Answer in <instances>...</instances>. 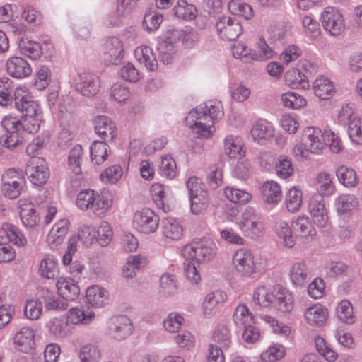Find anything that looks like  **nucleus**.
I'll list each match as a JSON object with an SVG mask.
<instances>
[{
    "mask_svg": "<svg viewBox=\"0 0 362 362\" xmlns=\"http://www.w3.org/2000/svg\"><path fill=\"white\" fill-rule=\"evenodd\" d=\"M182 253L187 259L198 263L207 262L214 257L216 247L212 241L202 240L185 246Z\"/></svg>",
    "mask_w": 362,
    "mask_h": 362,
    "instance_id": "20e7f679",
    "label": "nucleus"
},
{
    "mask_svg": "<svg viewBox=\"0 0 362 362\" xmlns=\"http://www.w3.org/2000/svg\"><path fill=\"white\" fill-rule=\"evenodd\" d=\"M290 278L296 286H303L308 282L310 278V271L304 261L293 264L290 272Z\"/></svg>",
    "mask_w": 362,
    "mask_h": 362,
    "instance_id": "393cba45",
    "label": "nucleus"
},
{
    "mask_svg": "<svg viewBox=\"0 0 362 362\" xmlns=\"http://www.w3.org/2000/svg\"><path fill=\"white\" fill-rule=\"evenodd\" d=\"M243 142L238 136L228 135L224 140L225 153L231 158H241L244 156Z\"/></svg>",
    "mask_w": 362,
    "mask_h": 362,
    "instance_id": "473e14b6",
    "label": "nucleus"
},
{
    "mask_svg": "<svg viewBox=\"0 0 362 362\" xmlns=\"http://www.w3.org/2000/svg\"><path fill=\"white\" fill-rule=\"evenodd\" d=\"M96 134L106 142L112 141L117 136L115 123L107 116L100 115L94 119Z\"/></svg>",
    "mask_w": 362,
    "mask_h": 362,
    "instance_id": "6ab92c4d",
    "label": "nucleus"
},
{
    "mask_svg": "<svg viewBox=\"0 0 362 362\" xmlns=\"http://www.w3.org/2000/svg\"><path fill=\"white\" fill-rule=\"evenodd\" d=\"M107 291L99 286H92L86 291L87 302L92 306L101 307L107 303Z\"/></svg>",
    "mask_w": 362,
    "mask_h": 362,
    "instance_id": "72a5a7b5",
    "label": "nucleus"
},
{
    "mask_svg": "<svg viewBox=\"0 0 362 362\" xmlns=\"http://www.w3.org/2000/svg\"><path fill=\"white\" fill-rule=\"evenodd\" d=\"M216 28L220 37L226 40H236L243 30L238 21L226 16L218 18Z\"/></svg>",
    "mask_w": 362,
    "mask_h": 362,
    "instance_id": "ddd939ff",
    "label": "nucleus"
},
{
    "mask_svg": "<svg viewBox=\"0 0 362 362\" xmlns=\"http://www.w3.org/2000/svg\"><path fill=\"white\" fill-rule=\"evenodd\" d=\"M213 339L219 345V347L228 349L231 344V336L227 325H220L214 332Z\"/></svg>",
    "mask_w": 362,
    "mask_h": 362,
    "instance_id": "49530a36",
    "label": "nucleus"
},
{
    "mask_svg": "<svg viewBox=\"0 0 362 362\" xmlns=\"http://www.w3.org/2000/svg\"><path fill=\"white\" fill-rule=\"evenodd\" d=\"M276 171L281 178L286 179L290 177L293 172L291 160L285 156H281L279 163L276 165Z\"/></svg>",
    "mask_w": 362,
    "mask_h": 362,
    "instance_id": "338daca9",
    "label": "nucleus"
},
{
    "mask_svg": "<svg viewBox=\"0 0 362 362\" xmlns=\"http://www.w3.org/2000/svg\"><path fill=\"white\" fill-rule=\"evenodd\" d=\"M308 209L315 223L320 227H325L328 222V215L324 197L321 194H314L310 198Z\"/></svg>",
    "mask_w": 362,
    "mask_h": 362,
    "instance_id": "a211bd4d",
    "label": "nucleus"
},
{
    "mask_svg": "<svg viewBox=\"0 0 362 362\" xmlns=\"http://www.w3.org/2000/svg\"><path fill=\"white\" fill-rule=\"evenodd\" d=\"M339 181L346 187H354L358 183L355 171L345 165H341L336 170Z\"/></svg>",
    "mask_w": 362,
    "mask_h": 362,
    "instance_id": "603ef678",
    "label": "nucleus"
},
{
    "mask_svg": "<svg viewBox=\"0 0 362 362\" xmlns=\"http://www.w3.org/2000/svg\"><path fill=\"white\" fill-rule=\"evenodd\" d=\"M185 120L189 128L197 129V133L199 136L208 138L211 136V129L214 127V122L210 115H207L202 105L191 110Z\"/></svg>",
    "mask_w": 362,
    "mask_h": 362,
    "instance_id": "423d86ee",
    "label": "nucleus"
},
{
    "mask_svg": "<svg viewBox=\"0 0 362 362\" xmlns=\"http://www.w3.org/2000/svg\"><path fill=\"white\" fill-rule=\"evenodd\" d=\"M151 194L158 208L164 212L170 211V206L166 203L165 187L161 184L155 183L151 187Z\"/></svg>",
    "mask_w": 362,
    "mask_h": 362,
    "instance_id": "58836bf2",
    "label": "nucleus"
},
{
    "mask_svg": "<svg viewBox=\"0 0 362 362\" xmlns=\"http://www.w3.org/2000/svg\"><path fill=\"white\" fill-rule=\"evenodd\" d=\"M226 300V293L223 291H216L209 293L202 304V308L205 315H209L214 308L224 303Z\"/></svg>",
    "mask_w": 362,
    "mask_h": 362,
    "instance_id": "a19ab883",
    "label": "nucleus"
},
{
    "mask_svg": "<svg viewBox=\"0 0 362 362\" xmlns=\"http://www.w3.org/2000/svg\"><path fill=\"white\" fill-rule=\"evenodd\" d=\"M69 220L62 219L52 226L47 239L52 248L57 247L64 242L69 232Z\"/></svg>",
    "mask_w": 362,
    "mask_h": 362,
    "instance_id": "4be33fe9",
    "label": "nucleus"
},
{
    "mask_svg": "<svg viewBox=\"0 0 362 362\" xmlns=\"http://www.w3.org/2000/svg\"><path fill=\"white\" fill-rule=\"evenodd\" d=\"M1 192L3 194L9 198H17L25 183L23 173L15 168L6 170L2 175Z\"/></svg>",
    "mask_w": 362,
    "mask_h": 362,
    "instance_id": "0eeeda50",
    "label": "nucleus"
},
{
    "mask_svg": "<svg viewBox=\"0 0 362 362\" xmlns=\"http://www.w3.org/2000/svg\"><path fill=\"white\" fill-rule=\"evenodd\" d=\"M228 10L233 15L243 16L246 19H251L254 16L251 6L240 0H231L228 3Z\"/></svg>",
    "mask_w": 362,
    "mask_h": 362,
    "instance_id": "de8ad7c7",
    "label": "nucleus"
},
{
    "mask_svg": "<svg viewBox=\"0 0 362 362\" xmlns=\"http://www.w3.org/2000/svg\"><path fill=\"white\" fill-rule=\"evenodd\" d=\"M97 234L98 238H95V241L101 246L105 247L111 242L113 233L110 224L103 221L97 230Z\"/></svg>",
    "mask_w": 362,
    "mask_h": 362,
    "instance_id": "69168bd1",
    "label": "nucleus"
},
{
    "mask_svg": "<svg viewBox=\"0 0 362 362\" xmlns=\"http://www.w3.org/2000/svg\"><path fill=\"white\" fill-rule=\"evenodd\" d=\"M90 150L91 159L95 161V164L99 165L107 159L108 146L105 141H93Z\"/></svg>",
    "mask_w": 362,
    "mask_h": 362,
    "instance_id": "a18cd8bd",
    "label": "nucleus"
},
{
    "mask_svg": "<svg viewBox=\"0 0 362 362\" xmlns=\"http://www.w3.org/2000/svg\"><path fill=\"white\" fill-rule=\"evenodd\" d=\"M17 123V118L11 116L5 117L1 120V125L5 129L6 134L2 136L4 139V146L12 149L21 143L20 134L23 132L15 124Z\"/></svg>",
    "mask_w": 362,
    "mask_h": 362,
    "instance_id": "f3484780",
    "label": "nucleus"
},
{
    "mask_svg": "<svg viewBox=\"0 0 362 362\" xmlns=\"http://www.w3.org/2000/svg\"><path fill=\"white\" fill-rule=\"evenodd\" d=\"M6 68L8 74L18 78L27 77L32 73L31 67L28 62L18 57L8 59L6 64Z\"/></svg>",
    "mask_w": 362,
    "mask_h": 362,
    "instance_id": "412c9836",
    "label": "nucleus"
},
{
    "mask_svg": "<svg viewBox=\"0 0 362 362\" xmlns=\"http://www.w3.org/2000/svg\"><path fill=\"white\" fill-rule=\"evenodd\" d=\"M322 25L330 35L337 36L344 30L342 15L333 7L327 8L321 15Z\"/></svg>",
    "mask_w": 362,
    "mask_h": 362,
    "instance_id": "9b49d317",
    "label": "nucleus"
},
{
    "mask_svg": "<svg viewBox=\"0 0 362 362\" xmlns=\"http://www.w3.org/2000/svg\"><path fill=\"white\" fill-rule=\"evenodd\" d=\"M35 334L33 329L22 327L14 337L15 348L23 353H29L35 346Z\"/></svg>",
    "mask_w": 362,
    "mask_h": 362,
    "instance_id": "aec40b11",
    "label": "nucleus"
},
{
    "mask_svg": "<svg viewBox=\"0 0 362 362\" xmlns=\"http://www.w3.org/2000/svg\"><path fill=\"white\" fill-rule=\"evenodd\" d=\"M25 173L30 182L36 186L45 185L49 176L47 162L42 158L33 157L28 162Z\"/></svg>",
    "mask_w": 362,
    "mask_h": 362,
    "instance_id": "6e6552de",
    "label": "nucleus"
},
{
    "mask_svg": "<svg viewBox=\"0 0 362 362\" xmlns=\"http://www.w3.org/2000/svg\"><path fill=\"white\" fill-rule=\"evenodd\" d=\"M39 300L42 301L45 306L48 310H65L68 303L62 296L55 294L46 288H41L38 292Z\"/></svg>",
    "mask_w": 362,
    "mask_h": 362,
    "instance_id": "5701e85b",
    "label": "nucleus"
},
{
    "mask_svg": "<svg viewBox=\"0 0 362 362\" xmlns=\"http://www.w3.org/2000/svg\"><path fill=\"white\" fill-rule=\"evenodd\" d=\"M315 186L318 192L317 194L322 197L329 196L334 192L335 187L332 180L331 175L327 172H320L316 175Z\"/></svg>",
    "mask_w": 362,
    "mask_h": 362,
    "instance_id": "f704fd0d",
    "label": "nucleus"
},
{
    "mask_svg": "<svg viewBox=\"0 0 362 362\" xmlns=\"http://www.w3.org/2000/svg\"><path fill=\"white\" fill-rule=\"evenodd\" d=\"M73 84L76 91L88 98L95 95L100 89L98 77L88 73L77 75L73 80Z\"/></svg>",
    "mask_w": 362,
    "mask_h": 362,
    "instance_id": "9d476101",
    "label": "nucleus"
},
{
    "mask_svg": "<svg viewBox=\"0 0 362 362\" xmlns=\"http://www.w3.org/2000/svg\"><path fill=\"white\" fill-rule=\"evenodd\" d=\"M275 292L270 293L265 286H259L254 293V300L260 306L269 307L273 305Z\"/></svg>",
    "mask_w": 362,
    "mask_h": 362,
    "instance_id": "6e6d98bb",
    "label": "nucleus"
},
{
    "mask_svg": "<svg viewBox=\"0 0 362 362\" xmlns=\"http://www.w3.org/2000/svg\"><path fill=\"white\" fill-rule=\"evenodd\" d=\"M313 88L315 95L322 100L329 99L334 92L332 83L324 76L318 77L315 80Z\"/></svg>",
    "mask_w": 362,
    "mask_h": 362,
    "instance_id": "2f4dec72",
    "label": "nucleus"
},
{
    "mask_svg": "<svg viewBox=\"0 0 362 362\" xmlns=\"http://www.w3.org/2000/svg\"><path fill=\"white\" fill-rule=\"evenodd\" d=\"M183 321L184 318L182 315L176 313H171L163 321V326L168 332H177L181 328Z\"/></svg>",
    "mask_w": 362,
    "mask_h": 362,
    "instance_id": "774afa93",
    "label": "nucleus"
},
{
    "mask_svg": "<svg viewBox=\"0 0 362 362\" xmlns=\"http://www.w3.org/2000/svg\"><path fill=\"white\" fill-rule=\"evenodd\" d=\"M58 293L66 302L75 300L80 293L77 283L73 279L59 280L56 284Z\"/></svg>",
    "mask_w": 362,
    "mask_h": 362,
    "instance_id": "bb28decb",
    "label": "nucleus"
},
{
    "mask_svg": "<svg viewBox=\"0 0 362 362\" xmlns=\"http://www.w3.org/2000/svg\"><path fill=\"white\" fill-rule=\"evenodd\" d=\"M251 135L255 140H266L274 135V129L267 121H258L251 129Z\"/></svg>",
    "mask_w": 362,
    "mask_h": 362,
    "instance_id": "4c0bfd02",
    "label": "nucleus"
},
{
    "mask_svg": "<svg viewBox=\"0 0 362 362\" xmlns=\"http://www.w3.org/2000/svg\"><path fill=\"white\" fill-rule=\"evenodd\" d=\"M42 311V301L39 300H30L27 302L24 310L25 317L32 320H37Z\"/></svg>",
    "mask_w": 362,
    "mask_h": 362,
    "instance_id": "0e129e2a",
    "label": "nucleus"
},
{
    "mask_svg": "<svg viewBox=\"0 0 362 362\" xmlns=\"http://www.w3.org/2000/svg\"><path fill=\"white\" fill-rule=\"evenodd\" d=\"M255 214L252 208L246 209L242 214V221L238 223L240 228L250 238L261 235L264 229L263 223Z\"/></svg>",
    "mask_w": 362,
    "mask_h": 362,
    "instance_id": "4468645a",
    "label": "nucleus"
},
{
    "mask_svg": "<svg viewBox=\"0 0 362 362\" xmlns=\"http://www.w3.org/2000/svg\"><path fill=\"white\" fill-rule=\"evenodd\" d=\"M286 203L289 211L298 210L302 203L301 191L296 187L291 188L287 193Z\"/></svg>",
    "mask_w": 362,
    "mask_h": 362,
    "instance_id": "e2e57ef3",
    "label": "nucleus"
},
{
    "mask_svg": "<svg viewBox=\"0 0 362 362\" xmlns=\"http://www.w3.org/2000/svg\"><path fill=\"white\" fill-rule=\"evenodd\" d=\"M337 315L341 322L346 324H353L356 318L352 304L347 300H343L339 303L337 307Z\"/></svg>",
    "mask_w": 362,
    "mask_h": 362,
    "instance_id": "c03bdc74",
    "label": "nucleus"
},
{
    "mask_svg": "<svg viewBox=\"0 0 362 362\" xmlns=\"http://www.w3.org/2000/svg\"><path fill=\"white\" fill-rule=\"evenodd\" d=\"M159 221V216L149 208L136 211L133 217L134 227L146 234L154 233L158 228Z\"/></svg>",
    "mask_w": 362,
    "mask_h": 362,
    "instance_id": "1a4fd4ad",
    "label": "nucleus"
},
{
    "mask_svg": "<svg viewBox=\"0 0 362 362\" xmlns=\"http://www.w3.org/2000/svg\"><path fill=\"white\" fill-rule=\"evenodd\" d=\"M224 194L228 199L234 203L245 204L251 199L250 193L233 187H226Z\"/></svg>",
    "mask_w": 362,
    "mask_h": 362,
    "instance_id": "052dcab7",
    "label": "nucleus"
},
{
    "mask_svg": "<svg viewBox=\"0 0 362 362\" xmlns=\"http://www.w3.org/2000/svg\"><path fill=\"white\" fill-rule=\"evenodd\" d=\"M161 229L163 235L173 240H180L182 235V226L173 218L163 219Z\"/></svg>",
    "mask_w": 362,
    "mask_h": 362,
    "instance_id": "c9c22d12",
    "label": "nucleus"
},
{
    "mask_svg": "<svg viewBox=\"0 0 362 362\" xmlns=\"http://www.w3.org/2000/svg\"><path fill=\"white\" fill-rule=\"evenodd\" d=\"M3 226L5 228L8 243H12L18 247H23L26 245L27 239L17 227L9 223H4Z\"/></svg>",
    "mask_w": 362,
    "mask_h": 362,
    "instance_id": "09e8293b",
    "label": "nucleus"
},
{
    "mask_svg": "<svg viewBox=\"0 0 362 362\" xmlns=\"http://www.w3.org/2000/svg\"><path fill=\"white\" fill-rule=\"evenodd\" d=\"M94 318L95 313L84 308L75 307L67 312V322L73 325H88L93 322Z\"/></svg>",
    "mask_w": 362,
    "mask_h": 362,
    "instance_id": "c85d7f7f",
    "label": "nucleus"
},
{
    "mask_svg": "<svg viewBox=\"0 0 362 362\" xmlns=\"http://www.w3.org/2000/svg\"><path fill=\"white\" fill-rule=\"evenodd\" d=\"M133 330L131 320L124 315L112 317L109 322V331L112 337L118 341L129 337Z\"/></svg>",
    "mask_w": 362,
    "mask_h": 362,
    "instance_id": "dca6fc26",
    "label": "nucleus"
},
{
    "mask_svg": "<svg viewBox=\"0 0 362 362\" xmlns=\"http://www.w3.org/2000/svg\"><path fill=\"white\" fill-rule=\"evenodd\" d=\"M304 315L310 325L321 326L326 321L328 312L322 305L317 304L308 308L305 311Z\"/></svg>",
    "mask_w": 362,
    "mask_h": 362,
    "instance_id": "c756f323",
    "label": "nucleus"
},
{
    "mask_svg": "<svg viewBox=\"0 0 362 362\" xmlns=\"http://www.w3.org/2000/svg\"><path fill=\"white\" fill-rule=\"evenodd\" d=\"M105 55H107L110 59L107 60L112 63H116L117 60L122 58L123 48L121 41L115 37L107 39L104 45Z\"/></svg>",
    "mask_w": 362,
    "mask_h": 362,
    "instance_id": "e433bc0d",
    "label": "nucleus"
},
{
    "mask_svg": "<svg viewBox=\"0 0 362 362\" xmlns=\"http://www.w3.org/2000/svg\"><path fill=\"white\" fill-rule=\"evenodd\" d=\"M286 80L293 88L307 89L309 87L306 76L302 75L298 69L288 71L286 74Z\"/></svg>",
    "mask_w": 362,
    "mask_h": 362,
    "instance_id": "864d4df0",
    "label": "nucleus"
},
{
    "mask_svg": "<svg viewBox=\"0 0 362 362\" xmlns=\"http://www.w3.org/2000/svg\"><path fill=\"white\" fill-rule=\"evenodd\" d=\"M83 156L81 146H74L69 154L68 163L70 169L76 175L81 173V162Z\"/></svg>",
    "mask_w": 362,
    "mask_h": 362,
    "instance_id": "4d7b16f0",
    "label": "nucleus"
},
{
    "mask_svg": "<svg viewBox=\"0 0 362 362\" xmlns=\"http://www.w3.org/2000/svg\"><path fill=\"white\" fill-rule=\"evenodd\" d=\"M276 232L282 244L288 248L293 247L296 238L302 243H308L313 240L317 233L313 221L307 216H299L293 221L291 228L286 222L278 223Z\"/></svg>",
    "mask_w": 362,
    "mask_h": 362,
    "instance_id": "f03ea898",
    "label": "nucleus"
},
{
    "mask_svg": "<svg viewBox=\"0 0 362 362\" xmlns=\"http://www.w3.org/2000/svg\"><path fill=\"white\" fill-rule=\"evenodd\" d=\"M40 272L47 279H54L59 275V269L55 259L52 257L44 258L40 263Z\"/></svg>",
    "mask_w": 362,
    "mask_h": 362,
    "instance_id": "8fccbe9b",
    "label": "nucleus"
},
{
    "mask_svg": "<svg viewBox=\"0 0 362 362\" xmlns=\"http://www.w3.org/2000/svg\"><path fill=\"white\" fill-rule=\"evenodd\" d=\"M197 9L192 4H188L185 0H179L174 7L175 14L180 18L192 20L196 17Z\"/></svg>",
    "mask_w": 362,
    "mask_h": 362,
    "instance_id": "5fc2aeb1",
    "label": "nucleus"
},
{
    "mask_svg": "<svg viewBox=\"0 0 362 362\" xmlns=\"http://www.w3.org/2000/svg\"><path fill=\"white\" fill-rule=\"evenodd\" d=\"M14 105L23 113L21 119H17L15 124L23 132H37L42 121V112L26 89L18 88L15 90Z\"/></svg>",
    "mask_w": 362,
    "mask_h": 362,
    "instance_id": "f257e3e1",
    "label": "nucleus"
},
{
    "mask_svg": "<svg viewBox=\"0 0 362 362\" xmlns=\"http://www.w3.org/2000/svg\"><path fill=\"white\" fill-rule=\"evenodd\" d=\"M186 185L191 202V211L194 214L201 213L206 209L209 202L208 192L204 189V184L199 182L197 177H191Z\"/></svg>",
    "mask_w": 362,
    "mask_h": 362,
    "instance_id": "39448f33",
    "label": "nucleus"
},
{
    "mask_svg": "<svg viewBox=\"0 0 362 362\" xmlns=\"http://www.w3.org/2000/svg\"><path fill=\"white\" fill-rule=\"evenodd\" d=\"M261 189L263 199L269 204H276L282 198L281 187L276 182L267 181Z\"/></svg>",
    "mask_w": 362,
    "mask_h": 362,
    "instance_id": "cd10ccee",
    "label": "nucleus"
},
{
    "mask_svg": "<svg viewBox=\"0 0 362 362\" xmlns=\"http://www.w3.org/2000/svg\"><path fill=\"white\" fill-rule=\"evenodd\" d=\"M19 204L20 216L23 225L28 228L35 226L40 221V216L35 206L32 203H26L23 200H19Z\"/></svg>",
    "mask_w": 362,
    "mask_h": 362,
    "instance_id": "a878e982",
    "label": "nucleus"
},
{
    "mask_svg": "<svg viewBox=\"0 0 362 362\" xmlns=\"http://www.w3.org/2000/svg\"><path fill=\"white\" fill-rule=\"evenodd\" d=\"M177 289V281L175 276L170 274H164L160 279V293L164 296L171 295Z\"/></svg>",
    "mask_w": 362,
    "mask_h": 362,
    "instance_id": "680f3d73",
    "label": "nucleus"
},
{
    "mask_svg": "<svg viewBox=\"0 0 362 362\" xmlns=\"http://www.w3.org/2000/svg\"><path fill=\"white\" fill-rule=\"evenodd\" d=\"M233 264L242 276H250L255 272L254 256L245 249H240L233 255Z\"/></svg>",
    "mask_w": 362,
    "mask_h": 362,
    "instance_id": "2eb2a0df",
    "label": "nucleus"
},
{
    "mask_svg": "<svg viewBox=\"0 0 362 362\" xmlns=\"http://www.w3.org/2000/svg\"><path fill=\"white\" fill-rule=\"evenodd\" d=\"M233 319L235 324L239 327L249 324H255L253 315L249 312L245 304H240L236 307Z\"/></svg>",
    "mask_w": 362,
    "mask_h": 362,
    "instance_id": "79ce46f5",
    "label": "nucleus"
},
{
    "mask_svg": "<svg viewBox=\"0 0 362 362\" xmlns=\"http://www.w3.org/2000/svg\"><path fill=\"white\" fill-rule=\"evenodd\" d=\"M358 204V199L352 194H341L336 199V209L344 214L354 209Z\"/></svg>",
    "mask_w": 362,
    "mask_h": 362,
    "instance_id": "3c124183",
    "label": "nucleus"
},
{
    "mask_svg": "<svg viewBox=\"0 0 362 362\" xmlns=\"http://www.w3.org/2000/svg\"><path fill=\"white\" fill-rule=\"evenodd\" d=\"M19 49L22 54L33 59H37L42 53L40 43L28 39H22L20 41Z\"/></svg>",
    "mask_w": 362,
    "mask_h": 362,
    "instance_id": "ea45409f",
    "label": "nucleus"
},
{
    "mask_svg": "<svg viewBox=\"0 0 362 362\" xmlns=\"http://www.w3.org/2000/svg\"><path fill=\"white\" fill-rule=\"evenodd\" d=\"M76 205L82 211L90 210L103 217L112 206V196L108 191L99 194L90 189H83L77 195Z\"/></svg>",
    "mask_w": 362,
    "mask_h": 362,
    "instance_id": "7ed1b4c3",
    "label": "nucleus"
},
{
    "mask_svg": "<svg viewBox=\"0 0 362 362\" xmlns=\"http://www.w3.org/2000/svg\"><path fill=\"white\" fill-rule=\"evenodd\" d=\"M81 362H99L101 353L98 346L93 344L82 346L79 351Z\"/></svg>",
    "mask_w": 362,
    "mask_h": 362,
    "instance_id": "37998d69",
    "label": "nucleus"
},
{
    "mask_svg": "<svg viewBox=\"0 0 362 362\" xmlns=\"http://www.w3.org/2000/svg\"><path fill=\"white\" fill-rule=\"evenodd\" d=\"M303 146L305 151L319 153L325 146V133L314 127H308L303 130Z\"/></svg>",
    "mask_w": 362,
    "mask_h": 362,
    "instance_id": "f8f14e48",
    "label": "nucleus"
},
{
    "mask_svg": "<svg viewBox=\"0 0 362 362\" xmlns=\"http://www.w3.org/2000/svg\"><path fill=\"white\" fill-rule=\"evenodd\" d=\"M275 299L273 305L283 313H289L293 308V298L290 292L280 285L274 287Z\"/></svg>",
    "mask_w": 362,
    "mask_h": 362,
    "instance_id": "b1692460",
    "label": "nucleus"
},
{
    "mask_svg": "<svg viewBox=\"0 0 362 362\" xmlns=\"http://www.w3.org/2000/svg\"><path fill=\"white\" fill-rule=\"evenodd\" d=\"M135 56L141 64L150 71H155L158 67V62L151 48L141 46L135 50Z\"/></svg>",
    "mask_w": 362,
    "mask_h": 362,
    "instance_id": "7c9ffc66",
    "label": "nucleus"
},
{
    "mask_svg": "<svg viewBox=\"0 0 362 362\" xmlns=\"http://www.w3.org/2000/svg\"><path fill=\"white\" fill-rule=\"evenodd\" d=\"M257 47L259 48L258 53L254 52L251 54V59L253 60H267L272 58L276 53L274 48L270 47L266 41L261 37L257 42Z\"/></svg>",
    "mask_w": 362,
    "mask_h": 362,
    "instance_id": "bf43d9fd",
    "label": "nucleus"
},
{
    "mask_svg": "<svg viewBox=\"0 0 362 362\" xmlns=\"http://www.w3.org/2000/svg\"><path fill=\"white\" fill-rule=\"evenodd\" d=\"M283 104L292 109H299L306 105V100L295 92H288L281 95Z\"/></svg>",
    "mask_w": 362,
    "mask_h": 362,
    "instance_id": "13d9d810",
    "label": "nucleus"
}]
</instances>
